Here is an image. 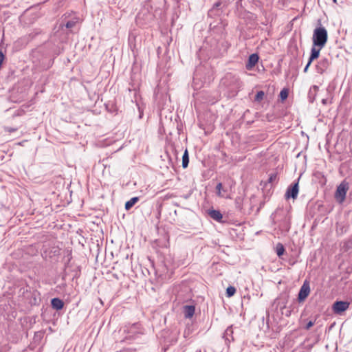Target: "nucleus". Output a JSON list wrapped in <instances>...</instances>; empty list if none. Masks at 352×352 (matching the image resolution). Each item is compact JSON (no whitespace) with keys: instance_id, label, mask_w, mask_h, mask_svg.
<instances>
[{"instance_id":"f257e3e1","label":"nucleus","mask_w":352,"mask_h":352,"mask_svg":"<svg viewBox=\"0 0 352 352\" xmlns=\"http://www.w3.org/2000/svg\"><path fill=\"white\" fill-rule=\"evenodd\" d=\"M226 6V2L222 0H219L214 3L212 7L208 10V17L214 21L223 20L225 16V8Z\"/></svg>"},{"instance_id":"f03ea898","label":"nucleus","mask_w":352,"mask_h":352,"mask_svg":"<svg viewBox=\"0 0 352 352\" xmlns=\"http://www.w3.org/2000/svg\"><path fill=\"white\" fill-rule=\"evenodd\" d=\"M327 31L323 26H318L314 29L312 41L314 46L323 48L327 42Z\"/></svg>"},{"instance_id":"7ed1b4c3","label":"nucleus","mask_w":352,"mask_h":352,"mask_svg":"<svg viewBox=\"0 0 352 352\" xmlns=\"http://www.w3.org/2000/svg\"><path fill=\"white\" fill-rule=\"evenodd\" d=\"M348 190L349 184L345 181H342L337 186V189L335 192V198L340 204H342L344 201Z\"/></svg>"},{"instance_id":"20e7f679","label":"nucleus","mask_w":352,"mask_h":352,"mask_svg":"<svg viewBox=\"0 0 352 352\" xmlns=\"http://www.w3.org/2000/svg\"><path fill=\"white\" fill-rule=\"evenodd\" d=\"M331 63V59L329 58H322L316 66V72L322 74L329 67Z\"/></svg>"},{"instance_id":"39448f33","label":"nucleus","mask_w":352,"mask_h":352,"mask_svg":"<svg viewBox=\"0 0 352 352\" xmlns=\"http://www.w3.org/2000/svg\"><path fill=\"white\" fill-rule=\"evenodd\" d=\"M298 191H299V188H298V182H296V183H293L291 186H289L287 189V191L285 192V198L286 199H289V198H292V199H296L298 196Z\"/></svg>"},{"instance_id":"423d86ee","label":"nucleus","mask_w":352,"mask_h":352,"mask_svg":"<svg viewBox=\"0 0 352 352\" xmlns=\"http://www.w3.org/2000/svg\"><path fill=\"white\" fill-rule=\"evenodd\" d=\"M349 307V302L347 301H336L333 305V311L335 314H340L346 311Z\"/></svg>"},{"instance_id":"0eeeda50","label":"nucleus","mask_w":352,"mask_h":352,"mask_svg":"<svg viewBox=\"0 0 352 352\" xmlns=\"http://www.w3.org/2000/svg\"><path fill=\"white\" fill-rule=\"evenodd\" d=\"M310 293V287L307 281H305L301 286L298 293V300L300 302L304 301Z\"/></svg>"},{"instance_id":"6e6552de","label":"nucleus","mask_w":352,"mask_h":352,"mask_svg":"<svg viewBox=\"0 0 352 352\" xmlns=\"http://www.w3.org/2000/svg\"><path fill=\"white\" fill-rule=\"evenodd\" d=\"M258 61V56L256 54H252L249 56L248 63H246V69L250 70Z\"/></svg>"},{"instance_id":"1a4fd4ad","label":"nucleus","mask_w":352,"mask_h":352,"mask_svg":"<svg viewBox=\"0 0 352 352\" xmlns=\"http://www.w3.org/2000/svg\"><path fill=\"white\" fill-rule=\"evenodd\" d=\"M232 334H233V330H232V327H228L226 329V331H225V332L223 333V338L225 339L226 344L228 345V344L230 343V342L232 340H233Z\"/></svg>"},{"instance_id":"9d476101","label":"nucleus","mask_w":352,"mask_h":352,"mask_svg":"<svg viewBox=\"0 0 352 352\" xmlns=\"http://www.w3.org/2000/svg\"><path fill=\"white\" fill-rule=\"evenodd\" d=\"M208 214L212 219L218 222L222 221L223 215L219 210H210L208 211Z\"/></svg>"},{"instance_id":"9b49d317","label":"nucleus","mask_w":352,"mask_h":352,"mask_svg":"<svg viewBox=\"0 0 352 352\" xmlns=\"http://www.w3.org/2000/svg\"><path fill=\"white\" fill-rule=\"evenodd\" d=\"M51 305L53 309L56 310H60L64 306V302L62 300L58 298H52L51 300Z\"/></svg>"},{"instance_id":"f8f14e48","label":"nucleus","mask_w":352,"mask_h":352,"mask_svg":"<svg viewBox=\"0 0 352 352\" xmlns=\"http://www.w3.org/2000/svg\"><path fill=\"white\" fill-rule=\"evenodd\" d=\"M195 307L193 305H186L184 307V313L186 318H190L193 316Z\"/></svg>"},{"instance_id":"ddd939ff","label":"nucleus","mask_w":352,"mask_h":352,"mask_svg":"<svg viewBox=\"0 0 352 352\" xmlns=\"http://www.w3.org/2000/svg\"><path fill=\"white\" fill-rule=\"evenodd\" d=\"M321 49L322 48H320V47H318L317 46H314L313 45V46L311 47V55L309 56V60L312 62L315 59L318 58V56H319L320 52Z\"/></svg>"},{"instance_id":"4468645a","label":"nucleus","mask_w":352,"mask_h":352,"mask_svg":"<svg viewBox=\"0 0 352 352\" xmlns=\"http://www.w3.org/2000/svg\"><path fill=\"white\" fill-rule=\"evenodd\" d=\"M139 200L138 197H132L130 200L126 202L125 204V209L126 210H130Z\"/></svg>"},{"instance_id":"2eb2a0df","label":"nucleus","mask_w":352,"mask_h":352,"mask_svg":"<svg viewBox=\"0 0 352 352\" xmlns=\"http://www.w3.org/2000/svg\"><path fill=\"white\" fill-rule=\"evenodd\" d=\"M189 163V156L188 150L186 149L182 156V167L186 168L188 167Z\"/></svg>"},{"instance_id":"dca6fc26","label":"nucleus","mask_w":352,"mask_h":352,"mask_svg":"<svg viewBox=\"0 0 352 352\" xmlns=\"http://www.w3.org/2000/svg\"><path fill=\"white\" fill-rule=\"evenodd\" d=\"M276 252L277 255L279 257L281 256L282 255H283V254L285 252V248H284V246H283V245L282 243H278L276 245Z\"/></svg>"},{"instance_id":"f3484780","label":"nucleus","mask_w":352,"mask_h":352,"mask_svg":"<svg viewBox=\"0 0 352 352\" xmlns=\"http://www.w3.org/2000/svg\"><path fill=\"white\" fill-rule=\"evenodd\" d=\"M236 293V289L235 287L232 286H230L226 289V296L228 297H231L234 296V294Z\"/></svg>"},{"instance_id":"a211bd4d","label":"nucleus","mask_w":352,"mask_h":352,"mask_svg":"<svg viewBox=\"0 0 352 352\" xmlns=\"http://www.w3.org/2000/svg\"><path fill=\"white\" fill-rule=\"evenodd\" d=\"M279 96L282 100L287 99V98L288 97L287 89H283V90H281Z\"/></svg>"},{"instance_id":"6ab92c4d","label":"nucleus","mask_w":352,"mask_h":352,"mask_svg":"<svg viewBox=\"0 0 352 352\" xmlns=\"http://www.w3.org/2000/svg\"><path fill=\"white\" fill-rule=\"evenodd\" d=\"M264 96H265V94L263 91H258L255 96V100H256V101L262 100L263 99Z\"/></svg>"},{"instance_id":"aec40b11","label":"nucleus","mask_w":352,"mask_h":352,"mask_svg":"<svg viewBox=\"0 0 352 352\" xmlns=\"http://www.w3.org/2000/svg\"><path fill=\"white\" fill-rule=\"evenodd\" d=\"M229 79H232V80H234L235 81H237V80H238V78L235 76L232 75V74H228L225 76V78L223 79V83L226 84V81L229 80Z\"/></svg>"},{"instance_id":"412c9836","label":"nucleus","mask_w":352,"mask_h":352,"mask_svg":"<svg viewBox=\"0 0 352 352\" xmlns=\"http://www.w3.org/2000/svg\"><path fill=\"white\" fill-rule=\"evenodd\" d=\"M216 190H217V195H219L220 197H224V195L221 192V190H222V184L221 183L217 184V185L216 186Z\"/></svg>"},{"instance_id":"4be33fe9","label":"nucleus","mask_w":352,"mask_h":352,"mask_svg":"<svg viewBox=\"0 0 352 352\" xmlns=\"http://www.w3.org/2000/svg\"><path fill=\"white\" fill-rule=\"evenodd\" d=\"M314 323H315L314 321H309L307 324V325L305 327V329H307V330L309 329L311 327H313L314 325Z\"/></svg>"},{"instance_id":"5701e85b","label":"nucleus","mask_w":352,"mask_h":352,"mask_svg":"<svg viewBox=\"0 0 352 352\" xmlns=\"http://www.w3.org/2000/svg\"><path fill=\"white\" fill-rule=\"evenodd\" d=\"M311 63H312V62H311L310 60H308L307 64L306 65L305 67L304 68V72H307L308 68H309V67L310 66V65H311Z\"/></svg>"},{"instance_id":"b1692460","label":"nucleus","mask_w":352,"mask_h":352,"mask_svg":"<svg viewBox=\"0 0 352 352\" xmlns=\"http://www.w3.org/2000/svg\"><path fill=\"white\" fill-rule=\"evenodd\" d=\"M74 24H75V23H65V27H66L67 28H73V27H74Z\"/></svg>"},{"instance_id":"393cba45","label":"nucleus","mask_w":352,"mask_h":352,"mask_svg":"<svg viewBox=\"0 0 352 352\" xmlns=\"http://www.w3.org/2000/svg\"><path fill=\"white\" fill-rule=\"evenodd\" d=\"M273 179V177L271 176L270 178V182H272Z\"/></svg>"},{"instance_id":"a878e982","label":"nucleus","mask_w":352,"mask_h":352,"mask_svg":"<svg viewBox=\"0 0 352 352\" xmlns=\"http://www.w3.org/2000/svg\"><path fill=\"white\" fill-rule=\"evenodd\" d=\"M66 22L69 23V22H73V21L72 20H68Z\"/></svg>"},{"instance_id":"bb28decb","label":"nucleus","mask_w":352,"mask_h":352,"mask_svg":"<svg viewBox=\"0 0 352 352\" xmlns=\"http://www.w3.org/2000/svg\"><path fill=\"white\" fill-rule=\"evenodd\" d=\"M333 1L334 3H336V0H333Z\"/></svg>"}]
</instances>
